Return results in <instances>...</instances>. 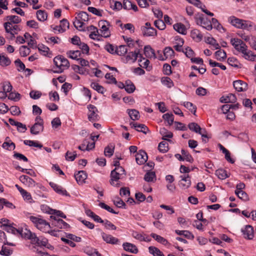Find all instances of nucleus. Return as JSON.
I'll use <instances>...</instances> for the list:
<instances>
[{
	"label": "nucleus",
	"mask_w": 256,
	"mask_h": 256,
	"mask_svg": "<svg viewBox=\"0 0 256 256\" xmlns=\"http://www.w3.org/2000/svg\"><path fill=\"white\" fill-rule=\"evenodd\" d=\"M244 54V58L248 60L254 61L256 60V55L254 54L252 51H247L245 50V52L242 53Z\"/></svg>",
	"instance_id": "nucleus-45"
},
{
	"label": "nucleus",
	"mask_w": 256,
	"mask_h": 256,
	"mask_svg": "<svg viewBox=\"0 0 256 256\" xmlns=\"http://www.w3.org/2000/svg\"><path fill=\"white\" fill-rule=\"evenodd\" d=\"M98 26L100 27V32L101 36L104 38H108L110 36L109 27L110 26V22L106 20H102L98 22Z\"/></svg>",
	"instance_id": "nucleus-5"
},
{
	"label": "nucleus",
	"mask_w": 256,
	"mask_h": 256,
	"mask_svg": "<svg viewBox=\"0 0 256 256\" xmlns=\"http://www.w3.org/2000/svg\"><path fill=\"white\" fill-rule=\"evenodd\" d=\"M245 238L252 240L254 236V230L253 227L250 225H246L244 229L242 230Z\"/></svg>",
	"instance_id": "nucleus-12"
},
{
	"label": "nucleus",
	"mask_w": 256,
	"mask_h": 256,
	"mask_svg": "<svg viewBox=\"0 0 256 256\" xmlns=\"http://www.w3.org/2000/svg\"><path fill=\"white\" fill-rule=\"evenodd\" d=\"M154 24L156 27L160 30H164L166 28L164 22L160 19L156 20L154 22Z\"/></svg>",
	"instance_id": "nucleus-52"
},
{
	"label": "nucleus",
	"mask_w": 256,
	"mask_h": 256,
	"mask_svg": "<svg viewBox=\"0 0 256 256\" xmlns=\"http://www.w3.org/2000/svg\"><path fill=\"white\" fill-rule=\"evenodd\" d=\"M90 86L92 88L96 90L99 93L102 94L106 91L104 88L102 86L100 85L98 83L92 82Z\"/></svg>",
	"instance_id": "nucleus-48"
},
{
	"label": "nucleus",
	"mask_w": 256,
	"mask_h": 256,
	"mask_svg": "<svg viewBox=\"0 0 256 256\" xmlns=\"http://www.w3.org/2000/svg\"><path fill=\"white\" fill-rule=\"evenodd\" d=\"M2 147L6 150L10 151L16 148V145L14 143L12 142L10 140H9L8 141H5L2 144Z\"/></svg>",
	"instance_id": "nucleus-36"
},
{
	"label": "nucleus",
	"mask_w": 256,
	"mask_h": 256,
	"mask_svg": "<svg viewBox=\"0 0 256 256\" xmlns=\"http://www.w3.org/2000/svg\"><path fill=\"white\" fill-rule=\"evenodd\" d=\"M24 144L29 146H34L40 148L42 147V144H38L34 140H24Z\"/></svg>",
	"instance_id": "nucleus-56"
},
{
	"label": "nucleus",
	"mask_w": 256,
	"mask_h": 256,
	"mask_svg": "<svg viewBox=\"0 0 256 256\" xmlns=\"http://www.w3.org/2000/svg\"><path fill=\"white\" fill-rule=\"evenodd\" d=\"M50 218L54 220L52 224L59 228H67L70 227V226L66 222H64L60 218H58L56 216H51Z\"/></svg>",
	"instance_id": "nucleus-8"
},
{
	"label": "nucleus",
	"mask_w": 256,
	"mask_h": 256,
	"mask_svg": "<svg viewBox=\"0 0 256 256\" xmlns=\"http://www.w3.org/2000/svg\"><path fill=\"white\" fill-rule=\"evenodd\" d=\"M150 236L158 242L160 243L164 246H170V244L168 242L166 238L161 236H160L154 233H152L150 234Z\"/></svg>",
	"instance_id": "nucleus-22"
},
{
	"label": "nucleus",
	"mask_w": 256,
	"mask_h": 256,
	"mask_svg": "<svg viewBox=\"0 0 256 256\" xmlns=\"http://www.w3.org/2000/svg\"><path fill=\"white\" fill-rule=\"evenodd\" d=\"M139 55L140 57H142V54H139L138 50V52H130L127 55L126 58L128 61L132 60V62H134Z\"/></svg>",
	"instance_id": "nucleus-35"
},
{
	"label": "nucleus",
	"mask_w": 256,
	"mask_h": 256,
	"mask_svg": "<svg viewBox=\"0 0 256 256\" xmlns=\"http://www.w3.org/2000/svg\"><path fill=\"white\" fill-rule=\"evenodd\" d=\"M160 133L162 136V139L164 140L171 141L170 140H168L167 138H172L173 136V134L172 132L164 128H160Z\"/></svg>",
	"instance_id": "nucleus-24"
},
{
	"label": "nucleus",
	"mask_w": 256,
	"mask_h": 256,
	"mask_svg": "<svg viewBox=\"0 0 256 256\" xmlns=\"http://www.w3.org/2000/svg\"><path fill=\"white\" fill-rule=\"evenodd\" d=\"M36 48H38V50L42 52V54L44 56H47L48 55V52L49 50V48L42 44H39Z\"/></svg>",
	"instance_id": "nucleus-58"
},
{
	"label": "nucleus",
	"mask_w": 256,
	"mask_h": 256,
	"mask_svg": "<svg viewBox=\"0 0 256 256\" xmlns=\"http://www.w3.org/2000/svg\"><path fill=\"white\" fill-rule=\"evenodd\" d=\"M18 234H20L22 238L26 239H29L30 236H32L33 234L26 228L18 229Z\"/></svg>",
	"instance_id": "nucleus-34"
},
{
	"label": "nucleus",
	"mask_w": 256,
	"mask_h": 256,
	"mask_svg": "<svg viewBox=\"0 0 256 256\" xmlns=\"http://www.w3.org/2000/svg\"><path fill=\"white\" fill-rule=\"evenodd\" d=\"M158 149L160 152L166 153L168 150V144L166 142L162 141L159 144Z\"/></svg>",
	"instance_id": "nucleus-44"
},
{
	"label": "nucleus",
	"mask_w": 256,
	"mask_h": 256,
	"mask_svg": "<svg viewBox=\"0 0 256 256\" xmlns=\"http://www.w3.org/2000/svg\"><path fill=\"white\" fill-rule=\"evenodd\" d=\"M218 50L215 52L214 55L216 58L220 62H222L226 58V52L220 48Z\"/></svg>",
	"instance_id": "nucleus-26"
},
{
	"label": "nucleus",
	"mask_w": 256,
	"mask_h": 256,
	"mask_svg": "<svg viewBox=\"0 0 256 256\" xmlns=\"http://www.w3.org/2000/svg\"><path fill=\"white\" fill-rule=\"evenodd\" d=\"M215 174L221 180H224L228 177L226 171L222 168L216 170L215 172Z\"/></svg>",
	"instance_id": "nucleus-39"
},
{
	"label": "nucleus",
	"mask_w": 256,
	"mask_h": 256,
	"mask_svg": "<svg viewBox=\"0 0 256 256\" xmlns=\"http://www.w3.org/2000/svg\"><path fill=\"white\" fill-rule=\"evenodd\" d=\"M74 177L78 183L82 184L84 182V180L87 178V174L86 172L80 170L74 174Z\"/></svg>",
	"instance_id": "nucleus-18"
},
{
	"label": "nucleus",
	"mask_w": 256,
	"mask_h": 256,
	"mask_svg": "<svg viewBox=\"0 0 256 256\" xmlns=\"http://www.w3.org/2000/svg\"><path fill=\"white\" fill-rule=\"evenodd\" d=\"M11 64V60L9 58L3 54H0V65L2 66H6Z\"/></svg>",
	"instance_id": "nucleus-32"
},
{
	"label": "nucleus",
	"mask_w": 256,
	"mask_h": 256,
	"mask_svg": "<svg viewBox=\"0 0 256 256\" xmlns=\"http://www.w3.org/2000/svg\"><path fill=\"white\" fill-rule=\"evenodd\" d=\"M235 194L238 196V197L244 200V201H247L248 200V196L247 194L243 191V190H235Z\"/></svg>",
	"instance_id": "nucleus-43"
},
{
	"label": "nucleus",
	"mask_w": 256,
	"mask_h": 256,
	"mask_svg": "<svg viewBox=\"0 0 256 256\" xmlns=\"http://www.w3.org/2000/svg\"><path fill=\"white\" fill-rule=\"evenodd\" d=\"M136 90V86L134 83L130 80H126L125 90L128 94L133 93Z\"/></svg>",
	"instance_id": "nucleus-28"
},
{
	"label": "nucleus",
	"mask_w": 256,
	"mask_h": 256,
	"mask_svg": "<svg viewBox=\"0 0 256 256\" xmlns=\"http://www.w3.org/2000/svg\"><path fill=\"white\" fill-rule=\"evenodd\" d=\"M162 83L166 86L168 88H170L174 86V84L172 80L168 77H164L162 79Z\"/></svg>",
	"instance_id": "nucleus-61"
},
{
	"label": "nucleus",
	"mask_w": 256,
	"mask_h": 256,
	"mask_svg": "<svg viewBox=\"0 0 256 256\" xmlns=\"http://www.w3.org/2000/svg\"><path fill=\"white\" fill-rule=\"evenodd\" d=\"M132 236L133 238H134L140 240V241H147L148 240H146L144 236L141 234H140L138 233V232H136V231H132Z\"/></svg>",
	"instance_id": "nucleus-60"
},
{
	"label": "nucleus",
	"mask_w": 256,
	"mask_h": 256,
	"mask_svg": "<svg viewBox=\"0 0 256 256\" xmlns=\"http://www.w3.org/2000/svg\"><path fill=\"white\" fill-rule=\"evenodd\" d=\"M73 24L76 29L80 30H82L81 28H82L84 22L78 18L76 17L75 20Z\"/></svg>",
	"instance_id": "nucleus-63"
},
{
	"label": "nucleus",
	"mask_w": 256,
	"mask_h": 256,
	"mask_svg": "<svg viewBox=\"0 0 256 256\" xmlns=\"http://www.w3.org/2000/svg\"><path fill=\"white\" fill-rule=\"evenodd\" d=\"M124 249L132 254H137L138 252V249L136 246L128 242H124L122 244Z\"/></svg>",
	"instance_id": "nucleus-19"
},
{
	"label": "nucleus",
	"mask_w": 256,
	"mask_h": 256,
	"mask_svg": "<svg viewBox=\"0 0 256 256\" xmlns=\"http://www.w3.org/2000/svg\"><path fill=\"white\" fill-rule=\"evenodd\" d=\"M30 49L26 46H22L20 48V54L22 56H26L30 53Z\"/></svg>",
	"instance_id": "nucleus-54"
},
{
	"label": "nucleus",
	"mask_w": 256,
	"mask_h": 256,
	"mask_svg": "<svg viewBox=\"0 0 256 256\" xmlns=\"http://www.w3.org/2000/svg\"><path fill=\"white\" fill-rule=\"evenodd\" d=\"M20 180L24 184H28L29 186H34L35 182L30 177L22 175L20 177Z\"/></svg>",
	"instance_id": "nucleus-30"
},
{
	"label": "nucleus",
	"mask_w": 256,
	"mask_h": 256,
	"mask_svg": "<svg viewBox=\"0 0 256 256\" xmlns=\"http://www.w3.org/2000/svg\"><path fill=\"white\" fill-rule=\"evenodd\" d=\"M130 125L132 126V128H134L137 131L142 132L145 134H146L148 130L147 126L144 124L130 122Z\"/></svg>",
	"instance_id": "nucleus-20"
},
{
	"label": "nucleus",
	"mask_w": 256,
	"mask_h": 256,
	"mask_svg": "<svg viewBox=\"0 0 256 256\" xmlns=\"http://www.w3.org/2000/svg\"><path fill=\"white\" fill-rule=\"evenodd\" d=\"M128 113L132 120H138L140 118L139 112L135 109L127 110Z\"/></svg>",
	"instance_id": "nucleus-33"
},
{
	"label": "nucleus",
	"mask_w": 256,
	"mask_h": 256,
	"mask_svg": "<svg viewBox=\"0 0 256 256\" xmlns=\"http://www.w3.org/2000/svg\"><path fill=\"white\" fill-rule=\"evenodd\" d=\"M142 35L144 36H152L156 35V30L151 26L150 22H147L140 28Z\"/></svg>",
	"instance_id": "nucleus-6"
},
{
	"label": "nucleus",
	"mask_w": 256,
	"mask_h": 256,
	"mask_svg": "<svg viewBox=\"0 0 256 256\" xmlns=\"http://www.w3.org/2000/svg\"><path fill=\"white\" fill-rule=\"evenodd\" d=\"M230 44L238 52L244 53L245 50H247L248 46L246 44L240 39L232 38L230 39Z\"/></svg>",
	"instance_id": "nucleus-3"
},
{
	"label": "nucleus",
	"mask_w": 256,
	"mask_h": 256,
	"mask_svg": "<svg viewBox=\"0 0 256 256\" xmlns=\"http://www.w3.org/2000/svg\"><path fill=\"white\" fill-rule=\"evenodd\" d=\"M156 174L154 172H147L144 176V180L147 182H152L156 179Z\"/></svg>",
	"instance_id": "nucleus-42"
},
{
	"label": "nucleus",
	"mask_w": 256,
	"mask_h": 256,
	"mask_svg": "<svg viewBox=\"0 0 256 256\" xmlns=\"http://www.w3.org/2000/svg\"><path fill=\"white\" fill-rule=\"evenodd\" d=\"M149 252L154 256H164L162 252L157 248L150 246L148 248Z\"/></svg>",
	"instance_id": "nucleus-38"
},
{
	"label": "nucleus",
	"mask_w": 256,
	"mask_h": 256,
	"mask_svg": "<svg viewBox=\"0 0 256 256\" xmlns=\"http://www.w3.org/2000/svg\"><path fill=\"white\" fill-rule=\"evenodd\" d=\"M126 176L125 170L122 166H118L111 172L110 173V184L113 186L117 187L119 186L118 182V180Z\"/></svg>",
	"instance_id": "nucleus-1"
},
{
	"label": "nucleus",
	"mask_w": 256,
	"mask_h": 256,
	"mask_svg": "<svg viewBox=\"0 0 256 256\" xmlns=\"http://www.w3.org/2000/svg\"><path fill=\"white\" fill-rule=\"evenodd\" d=\"M62 56L59 55L56 56L54 59V62L58 70L54 71V72L62 73Z\"/></svg>",
	"instance_id": "nucleus-16"
},
{
	"label": "nucleus",
	"mask_w": 256,
	"mask_h": 256,
	"mask_svg": "<svg viewBox=\"0 0 256 256\" xmlns=\"http://www.w3.org/2000/svg\"><path fill=\"white\" fill-rule=\"evenodd\" d=\"M146 153L143 150H139L136 156V160L138 164L141 165L144 164L148 160Z\"/></svg>",
	"instance_id": "nucleus-10"
},
{
	"label": "nucleus",
	"mask_w": 256,
	"mask_h": 256,
	"mask_svg": "<svg viewBox=\"0 0 256 256\" xmlns=\"http://www.w3.org/2000/svg\"><path fill=\"white\" fill-rule=\"evenodd\" d=\"M102 238L106 243L115 244H118L119 240L118 238L114 237L112 235L106 234L104 232L101 233Z\"/></svg>",
	"instance_id": "nucleus-14"
},
{
	"label": "nucleus",
	"mask_w": 256,
	"mask_h": 256,
	"mask_svg": "<svg viewBox=\"0 0 256 256\" xmlns=\"http://www.w3.org/2000/svg\"><path fill=\"white\" fill-rule=\"evenodd\" d=\"M233 86L235 90L238 92L246 91L248 86L247 83L241 80L234 81Z\"/></svg>",
	"instance_id": "nucleus-9"
},
{
	"label": "nucleus",
	"mask_w": 256,
	"mask_h": 256,
	"mask_svg": "<svg viewBox=\"0 0 256 256\" xmlns=\"http://www.w3.org/2000/svg\"><path fill=\"white\" fill-rule=\"evenodd\" d=\"M44 130V122H36L31 127L30 132L32 134L37 135Z\"/></svg>",
	"instance_id": "nucleus-13"
},
{
	"label": "nucleus",
	"mask_w": 256,
	"mask_h": 256,
	"mask_svg": "<svg viewBox=\"0 0 256 256\" xmlns=\"http://www.w3.org/2000/svg\"><path fill=\"white\" fill-rule=\"evenodd\" d=\"M181 180L179 182V186L182 189L188 188L191 184L190 178L188 174L186 176H181Z\"/></svg>",
	"instance_id": "nucleus-11"
},
{
	"label": "nucleus",
	"mask_w": 256,
	"mask_h": 256,
	"mask_svg": "<svg viewBox=\"0 0 256 256\" xmlns=\"http://www.w3.org/2000/svg\"><path fill=\"white\" fill-rule=\"evenodd\" d=\"M30 219L38 229L44 232H46L50 228L49 223L44 219L34 216H30Z\"/></svg>",
	"instance_id": "nucleus-2"
},
{
	"label": "nucleus",
	"mask_w": 256,
	"mask_h": 256,
	"mask_svg": "<svg viewBox=\"0 0 256 256\" xmlns=\"http://www.w3.org/2000/svg\"><path fill=\"white\" fill-rule=\"evenodd\" d=\"M50 185L54 189V190L58 194L66 196L68 195L66 190L63 189L61 186H58L56 184L52 182H50Z\"/></svg>",
	"instance_id": "nucleus-21"
},
{
	"label": "nucleus",
	"mask_w": 256,
	"mask_h": 256,
	"mask_svg": "<svg viewBox=\"0 0 256 256\" xmlns=\"http://www.w3.org/2000/svg\"><path fill=\"white\" fill-rule=\"evenodd\" d=\"M87 108L88 110V120L92 122L98 120L100 117L98 114V110L97 108L94 105L88 104Z\"/></svg>",
	"instance_id": "nucleus-4"
},
{
	"label": "nucleus",
	"mask_w": 256,
	"mask_h": 256,
	"mask_svg": "<svg viewBox=\"0 0 256 256\" xmlns=\"http://www.w3.org/2000/svg\"><path fill=\"white\" fill-rule=\"evenodd\" d=\"M208 62H209V64H210V66L212 68L218 66V67L220 68L222 70H226V66H225L223 65L221 63H218L216 62H214V61L212 60H209Z\"/></svg>",
	"instance_id": "nucleus-62"
},
{
	"label": "nucleus",
	"mask_w": 256,
	"mask_h": 256,
	"mask_svg": "<svg viewBox=\"0 0 256 256\" xmlns=\"http://www.w3.org/2000/svg\"><path fill=\"white\" fill-rule=\"evenodd\" d=\"M138 6L142 8H147L150 5H155L156 4L154 0H136Z\"/></svg>",
	"instance_id": "nucleus-23"
},
{
	"label": "nucleus",
	"mask_w": 256,
	"mask_h": 256,
	"mask_svg": "<svg viewBox=\"0 0 256 256\" xmlns=\"http://www.w3.org/2000/svg\"><path fill=\"white\" fill-rule=\"evenodd\" d=\"M12 16V15L8 16L4 19V20L6 21L4 24V26L6 32H10L12 31L10 28H12V24H14V20L11 18Z\"/></svg>",
	"instance_id": "nucleus-15"
},
{
	"label": "nucleus",
	"mask_w": 256,
	"mask_h": 256,
	"mask_svg": "<svg viewBox=\"0 0 256 256\" xmlns=\"http://www.w3.org/2000/svg\"><path fill=\"white\" fill-rule=\"evenodd\" d=\"M175 232L178 235L184 236L188 238H194L193 234L188 230H176Z\"/></svg>",
	"instance_id": "nucleus-47"
},
{
	"label": "nucleus",
	"mask_w": 256,
	"mask_h": 256,
	"mask_svg": "<svg viewBox=\"0 0 256 256\" xmlns=\"http://www.w3.org/2000/svg\"><path fill=\"white\" fill-rule=\"evenodd\" d=\"M228 22L232 26L238 28L240 22H242V20L237 18L234 16H230L228 18Z\"/></svg>",
	"instance_id": "nucleus-29"
},
{
	"label": "nucleus",
	"mask_w": 256,
	"mask_h": 256,
	"mask_svg": "<svg viewBox=\"0 0 256 256\" xmlns=\"http://www.w3.org/2000/svg\"><path fill=\"white\" fill-rule=\"evenodd\" d=\"M144 54L145 56L148 58H156V56L154 49L149 46H146L144 48Z\"/></svg>",
	"instance_id": "nucleus-25"
},
{
	"label": "nucleus",
	"mask_w": 256,
	"mask_h": 256,
	"mask_svg": "<svg viewBox=\"0 0 256 256\" xmlns=\"http://www.w3.org/2000/svg\"><path fill=\"white\" fill-rule=\"evenodd\" d=\"M162 118L168 122L170 126H171L173 124L174 116L172 114L166 113L162 116Z\"/></svg>",
	"instance_id": "nucleus-51"
},
{
	"label": "nucleus",
	"mask_w": 256,
	"mask_h": 256,
	"mask_svg": "<svg viewBox=\"0 0 256 256\" xmlns=\"http://www.w3.org/2000/svg\"><path fill=\"white\" fill-rule=\"evenodd\" d=\"M12 253V250L10 248L2 246V250L0 251V254L4 256H9Z\"/></svg>",
	"instance_id": "nucleus-59"
},
{
	"label": "nucleus",
	"mask_w": 256,
	"mask_h": 256,
	"mask_svg": "<svg viewBox=\"0 0 256 256\" xmlns=\"http://www.w3.org/2000/svg\"><path fill=\"white\" fill-rule=\"evenodd\" d=\"M128 52V49L126 46L120 45L118 48H116V54L119 56H124Z\"/></svg>",
	"instance_id": "nucleus-50"
},
{
	"label": "nucleus",
	"mask_w": 256,
	"mask_h": 256,
	"mask_svg": "<svg viewBox=\"0 0 256 256\" xmlns=\"http://www.w3.org/2000/svg\"><path fill=\"white\" fill-rule=\"evenodd\" d=\"M173 28L175 30L180 34H186V29L185 26L180 22L174 24Z\"/></svg>",
	"instance_id": "nucleus-27"
},
{
	"label": "nucleus",
	"mask_w": 256,
	"mask_h": 256,
	"mask_svg": "<svg viewBox=\"0 0 256 256\" xmlns=\"http://www.w3.org/2000/svg\"><path fill=\"white\" fill-rule=\"evenodd\" d=\"M67 54L70 58L78 60V58L80 56L81 53L80 50H70L67 52Z\"/></svg>",
	"instance_id": "nucleus-49"
},
{
	"label": "nucleus",
	"mask_w": 256,
	"mask_h": 256,
	"mask_svg": "<svg viewBox=\"0 0 256 256\" xmlns=\"http://www.w3.org/2000/svg\"><path fill=\"white\" fill-rule=\"evenodd\" d=\"M236 100V98L235 94H229L227 96H222L220 98V101L222 103H234Z\"/></svg>",
	"instance_id": "nucleus-17"
},
{
	"label": "nucleus",
	"mask_w": 256,
	"mask_h": 256,
	"mask_svg": "<svg viewBox=\"0 0 256 256\" xmlns=\"http://www.w3.org/2000/svg\"><path fill=\"white\" fill-rule=\"evenodd\" d=\"M114 146L112 144H110L106 146L104 148V154L106 156L110 157L113 155L114 152Z\"/></svg>",
	"instance_id": "nucleus-41"
},
{
	"label": "nucleus",
	"mask_w": 256,
	"mask_h": 256,
	"mask_svg": "<svg viewBox=\"0 0 256 256\" xmlns=\"http://www.w3.org/2000/svg\"><path fill=\"white\" fill-rule=\"evenodd\" d=\"M206 42L213 46L216 50L220 49V46L213 38L208 37L206 40Z\"/></svg>",
	"instance_id": "nucleus-53"
},
{
	"label": "nucleus",
	"mask_w": 256,
	"mask_h": 256,
	"mask_svg": "<svg viewBox=\"0 0 256 256\" xmlns=\"http://www.w3.org/2000/svg\"><path fill=\"white\" fill-rule=\"evenodd\" d=\"M202 26L208 30H210L212 28L211 22L207 18H204V20Z\"/></svg>",
	"instance_id": "nucleus-64"
},
{
	"label": "nucleus",
	"mask_w": 256,
	"mask_h": 256,
	"mask_svg": "<svg viewBox=\"0 0 256 256\" xmlns=\"http://www.w3.org/2000/svg\"><path fill=\"white\" fill-rule=\"evenodd\" d=\"M38 20L40 22H44L47 19L48 15L44 10H38L36 12Z\"/></svg>",
	"instance_id": "nucleus-37"
},
{
	"label": "nucleus",
	"mask_w": 256,
	"mask_h": 256,
	"mask_svg": "<svg viewBox=\"0 0 256 256\" xmlns=\"http://www.w3.org/2000/svg\"><path fill=\"white\" fill-rule=\"evenodd\" d=\"M184 106L188 109L194 115H196V108L192 102H184Z\"/></svg>",
	"instance_id": "nucleus-57"
},
{
	"label": "nucleus",
	"mask_w": 256,
	"mask_h": 256,
	"mask_svg": "<svg viewBox=\"0 0 256 256\" xmlns=\"http://www.w3.org/2000/svg\"><path fill=\"white\" fill-rule=\"evenodd\" d=\"M188 127L190 130L200 134L202 138H208L207 134H206V131L205 129L202 130L197 123H190L188 125Z\"/></svg>",
	"instance_id": "nucleus-7"
},
{
	"label": "nucleus",
	"mask_w": 256,
	"mask_h": 256,
	"mask_svg": "<svg viewBox=\"0 0 256 256\" xmlns=\"http://www.w3.org/2000/svg\"><path fill=\"white\" fill-rule=\"evenodd\" d=\"M181 153L183 156L184 160H186V162H190V163H192L194 162L193 158L188 152L182 149L181 150Z\"/></svg>",
	"instance_id": "nucleus-46"
},
{
	"label": "nucleus",
	"mask_w": 256,
	"mask_h": 256,
	"mask_svg": "<svg viewBox=\"0 0 256 256\" xmlns=\"http://www.w3.org/2000/svg\"><path fill=\"white\" fill-rule=\"evenodd\" d=\"M190 35L192 38L197 42L201 41L203 37L200 31L197 29L192 30Z\"/></svg>",
	"instance_id": "nucleus-31"
},
{
	"label": "nucleus",
	"mask_w": 256,
	"mask_h": 256,
	"mask_svg": "<svg viewBox=\"0 0 256 256\" xmlns=\"http://www.w3.org/2000/svg\"><path fill=\"white\" fill-rule=\"evenodd\" d=\"M164 54L166 58H171L174 56V52L170 47H166L164 50Z\"/></svg>",
	"instance_id": "nucleus-55"
},
{
	"label": "nucleus",
	"mask_w": 256,
	"mask_h": 256,
	"mask_svg": "<svg viewBox=\"0 0 256 256\" xmlns=\"http://www.w3.org/2000/svg\"><path fill=\"white\" fill-rule=\"evenodd\" d=\"M238 28L249 30L252 26V22L250 21L242 20V22H240Z\"/></svg>",
	"instance_id": "nucleus-40"
}]
</instances>
